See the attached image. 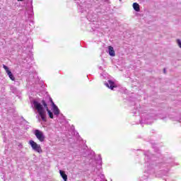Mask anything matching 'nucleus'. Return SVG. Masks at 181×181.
I'll use <instances>...</instances> for the list:
<instances>
[{
	"label": "nucleus",
	"mask_w": 181,
	"mask_h": 181,
	"mask_svg": "<svg viewBox=\"0 0 181 181\" xmlns=\"http://www.w3.org/2000/svg\"><path fill=\"white\" fill-rule=\"evenodd\" d=\"M33 105L42 121H44V122H46L47 119H46V111L43 108V105H42V104L39 103V102L36 100L33 101Z\"/></svg>",
	"instance_id": "f257e3e1"
},
{
	"label": "nucleus",
	"mask_w": 181,
	"mask_h": 181,
	"mask_svg": "<svg viewBox=\"0 0 181 181\" xmlns=\"http://www.w3.org/2000/svg\"><path fill=\"white\" fill-rule=\"evenodd\" d=\"M29 144L33 149V151H35V152H37L38 153H42L43 151L42 150V147L40 146V144H37V143L35 142L33 140H30L29 141Z\"/></svg>",
	"instance_id": "f03ea898"
},
{
	"label": "nucleus",
	"mask_w": 181,
	"mask_h": 181,
	"mask_svg": "<svg viewBox=\"0 0 181 181\" xmlns=\"http://www.w3.org/2000/svg\"><path fill=\"white\" fill-rule=\"evenodd\" d=\"M37 139L40 141V142H45V139H46V137L45 136V134H43V132L36 129L34 132Z\"/></svg>",
	"instance_id": "7ed1b4c3"
},
{
	"label": "nucleus",
	"mask_w": 181,
	"mask_h": 181,
	"mask_svg": "<svg viewBox=\"0 0 181 181\" xmlns=\"http://www.w3.org/2000/svg\"><path fill=\"white\" fill-rule=\"evenodd\" d=\"M42 105H44V107L47 110V112L48 113L49 118H51V119H53L54 118L53 112L50 111V110H49V107H47V103H46V101H45V100H42Z\"/></svg>",
	"instance_id": "20e7f679"
},
{
	"label": "nucleus",
	"mask_w": 181,
	"mask_h": 181,
	"mask_svg": "<svg viewBox=\"0 0 181 181\" xmlns=\"http://www.w3.org/2000/svg\"><path fill=\"white\" fill-rule=\"evenodd\" d=\"M3 67L4 70H6V73H7L9 78L12 80V81H15V76H13V74H12V71L9 70V68L6 66V65H3Z\"/></svg>",
	"instance_id": "39448f33"
},
{
	"label": "nucleus",
	"mask_w": 181,
	"mask_h": 181,
	"mask_svg": "<svg viewBox=\"0 0 181 181\" xmlns=\"http://www.w3.org/2000/svg\"><path fill=\"white\" fill-rule=\"evenodd\" d=\"M105 86L107 87V88H110V90H114V88H117V85L115 84V82L109 80L108 83H105Z\"/></svg>",
	"instance_id": "423d86ee"
},
{
	"label": "nucleus",
	"mask_w": 181,
	"mask_h": 181,
	"mask_svg": "<svg viewBox=\"0 0 181 181\" xmlns=\"http://www.w3.org/2000/svg\"><path fill=\"white\" fill-rule=\"evenodd\" d=\"M52 112L54 115H57V117L60 114V110H59V107L56 105H54V107H52Z\"/></svg>",
	"instance_id": "0eeeda50"
},
{
	"label": "nucleus",
	"mask_w": 181,
	"mask_h": 181,
	"mask_svg": "<svg viewBox=\"0 0 181 181\" xmlns=\"http://www.w3.org/2000/svg\"><path fill=\"white\" fill-rule=\"evenodd\" d=\"M108 49H109L110 56H112V57H114L115 56V51L114 50V47L109 46Z\"/></svg>",
	"instance_id": "6e6552de"
},
{
	"label": "nucleus",
	"mask_w": 181,
	"mask_h": 181,
	"mask_svg": "<svg viewBox=\"0 0 181 181\" xmlns=\"http://www.w3.org/2000/svg\"><path fill=\"white\" fill-rule=\"evenodd\" d=\"M60 175L62 176V179L64 181H67V175H66V173L62 170H59Z\"/></svg>",
	"instance_id": "1a4fd4ad"
},
{
	"label": "nucleus",
	"mask_w": 181,
	"mask_h": 181,
	"mask_svg": "<svg viewBox=\"0 0 181 181\" xmlns=\"http://www.w3.org/2000/svg\"><path fill=\"white\" fill-rule=\"evenodd\" d=\"M133 8L134 11H136V12H139V11H141V8H139V4L138 3H134Z\"/></svg>",
	"instance_id": "9d476101"
},
{
	"label": "nucleus",
	"mask_w": 181,
	"mask_h": 181,
	"mask_svg": "<svg viewBox=\"0 0 181 181\" xmlns=\"http://www.w3.org/2000/svg\"><path fill=\"white\" fill-rule=\"evenodd\" d=\"M49 101H50L52 107H54V105H56V104H54V102H53V99H52V98H49Z\"/></svg>",
	"instance_id": "9b49d317"
},
{
	"label": "nucleus",
	"mask_w": 181,
	"mask_h": 181,
	"mask_svg": "<svg viewBox=\"0 0 181 181\" xmlns=\"http://www.w3.org/2000/svg\"><path fill=\"white\" fill-rule=\"evenodd\" d=\"M177 45H178V46H179V47H180V49H181V40H177Z\"/></svg>",
	"instance_id": "f8f14e48"
},
{
	"label": "nucleus",
	"mask_w": 181,
	"mask_h": 181,
	"mask_svg": "<svg viewBox=\"0 0 181 181\" xmlns=\"http://www.w3.org/2000/svg\"><path fill=\"white\" fill-rule=\"evenodd\" d=\"M168 175V170L164 171V176H166Z\"/></svg>",
	"instance_id": "ddd939ff"
},
{
	"label": "nucleus",
	"mask_w": 181,
	"mask_h": 181,
	"mask_svg": "<svg viewBox=\"0 0 181 181\" xmlns=\"http://www.w3.org/2000/svg\"><path fill=\"white\" fill-rule=\"evenodd\" d=\"M163 73H164V74H166V68L163 69Z\"/></svg>",
	"instance_id": "4468645a"
},
{
	"label": "nucleus",
	"mask_w": 181,
	"mask_h": 181,
	"mask_svg": "<svg viewBox=\"0 0 181 181\" xmlns=\"http://www.w3.org/2000/svg\"><path fill=\"white\" fill-rule=\"evenodd\" d=\"M160 119H165V117H162V116H160Z\"/></svg>",
	"instance_id": "2eb2a0df"
},
{
	"label": "nucleus",
	"mask_w": 181,
	"mask_h": 181,
	"mask_svg": "<svg viewBox=\"0 0 181 181\" xmlns=\"http://www.w3.org/2000/svg\"><path fill=\"white\" fill-rule=\"evenodd\" d=\"M180 122L181 123V119H180Z\"/></svg>",
	"instance_id": "dca6fc26"
},
{
	"label": "nucleus",
	"mask_w": 181,
	"mask_h": 181,
	"mask_svg": "<svg viewBox=\"0 0 181 181\" xmlns=\"http://www.w3.org/2000/svg\"><path fill=\"white\" fill-rule=\"evenodd\" d=\"M18 1H23V0H18Z\"/></svg>",
	"instance_id": "f3484780"
}]
</instances>
